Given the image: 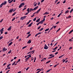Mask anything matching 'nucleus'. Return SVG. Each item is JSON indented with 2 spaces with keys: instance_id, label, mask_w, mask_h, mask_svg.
<instances>
[{
  "instance_id": "obj_42",
  "label": "nucleus",
  "mask_w": 73,
  "mask_h": 73,
  "mask_svg": "<svg viewBox=\"0 0 73 73\" xmlns=\"http://www.w3.org/2000/svg\"><path fill=\"white\" fill-rule=\"evenodd\" d=\"M15 17H14V18H13V19H12V21H14V20H15Z\"/></svg>"
},
{
  "instance_id": "obj_29",
  "label": "nucleus",
  "mask_w": 73,
  "mask_h": 73,
  "mask_svg": "<svg viewBox=\"0 0 73 73\" xmlns=\"http://www.w3.org/2000/svg\"><path fill=\"white\" fill-rule=\"evenodd\" d=\"M15 63H16V61H15L14 62L12 63V66H13V65H15Z\"/></svg>"
},
{
  "instance_id": "obj_58",
  "label": "nucleus",
  "mask_w": 73,
  "mask_h": 73,
  "mask_svg": "<svg viewBox=\"0 0 73 73\" xmlns=\"http://www.w3.org/2000/svg\"><path fill=\"white\" fill-rule=\"evenodd\" d=\"M31 51L29 52L28 53H27V54H28L31 53Z\"/></svg>"
},
{
  "instance_id": "obj_51",
  "label": "nucleus",
  "mask_w": 73,
  "mask_h": 73,
  "mask_svg": "<svg viewBox=\"0 0 73 73\" xmlns=\"http://www.w3.org/2000/svg\"><path fill=\"white\" fill-rule=\"evenodd\" d=\"M44 61V59H43L42 60H41V62H42V61Z\"/></svg>"
},
{
  "instance_id": "obj_24",
  "label": "nucleus",
  "mask_w": 73,
  "mask_h": 73,
  "mask_svg": "<svg viewBox=\"0 0 73 73\" xmlns=\"http://www.w3.org/2000/svg\"><path fill=\"white\" fill-rule=\"evenodd\" d=\"M4 28H2L1 30V31H2L3 32H4Z\"/></svg>"
},
{
  "instance_id": "obj_59",
  "label": "nucleus",
  "mask_w": 73,
  "mask_h": 73,
  "mask_svg": "<svg viewBox=\"0 0 73 73\" xmlns=\"http://www.w3.org/2000/svg\"><path fill=\"white\" fill-rule=\"evenodd\" d=\"M3 21V19H2L1 21H0V23H1V22H2V21Z\"/></svg>"
},
{
  "instance_id": "obj_47",
  "label": "nucleus",
  "mask_w": 73,
  "mask_h": 73,
  "mask_svg": "<svg viewBox=\"0 0 73 73\" xmlns=\"http://www.w3.org/2000/svg\"><path fill=\"white\" fill-rule=\"evenodd\" d=\"M57 44H58V42H56L55 44L54 45V46H56V45H57Z\"/></svg>"
},
{
  "instance_id": "obj_33",
  "label": "nucleus",
  "mask_w": 73,
  "mask_h": 73,
  "mask_svg": "<svg viewBox=\"0 0 73 73\" xmlns=\"http://www.w3.org/2000/svg\"><path fill=\"white\" fill-rule=\"evenodd\" d=\"M44 29V28H41L39 30V31H42V30Z\"/></svg>"
},
{
  "instance_id": "obj_39",
  "label": "nucleus",
  "mask_w": 73,
  "mask_h": 73,
  "mask_svg": "<svg viewBox=\"0 0 73 73\" xmlns=\"http://www.w3.org/2000/svg\"><path fill=\"white\" fill-rule=\"evenodd\" d=\"M16 13V12H15L12 15L13 16H14V15H15Z\"/></svg>"
},
{
  "instance_id": "obj_21",
  "label": "nucleus",
  "mask_w": 73,
  "mask_h": 73,
  "mask_svg": "<svg viewBox=\"0 0 73 73\" xmlns=\"http://www.w3.org/2000/svg\"><path fill=\"white\" fill-rule=\"evenodd\" d=\"M48 30H49V28H48V29H46V30H45L44 31L45 32H47V31H48Z\"/></svg>"
},
{
  "instance_id": "obj_23",
  "label": "nucleus",
  "mask_w": 73,
  "mask_h": 73,
  "mask_svg": "<svg viewBox=\"0 0 73 73\" xmlns=\"http://www.w3.org/2000/svg\"><path fill=\"white\" fill-rule=\"evenodd\" d=\"M57 48H58V47H56L55 48H52V49L53 50H56V49H57Z\"/></svg>"
},
{
  "instance_id": "obj_44",
  "label": "nucleus",
  "mask_w": 73,
  "mask_h": 73,
  "mask_svg": "<svg viewBox=\"0 0 73 73\" xmlns=\"http://www.w3.org/2000/svg\"><path fill=\"white\" fill-rule=\"evenodd\" d=\"M62 61H63V63H64V62H65V59H63L62 60Z\"/></svg>"
},
{
  "instance_id": "obj_6",
  "label": "nucleus",
  "mask_w": 73,
  "mask_h": 73,
  "mask_svg": "<svg viewBox=\"0 0 73 73\" xmlns=\"http://www.w3.org/2000/svg\"><path fill=\"white\" fill-rule=\"evenodd\" d=\"M11 28H12V26L10 27H9L7 29V31H11V29H12Z\"/></svg>"
},
{
  "instance_id": "obj_26",
  "label": "nucleus",
  "mask_w": 73,
  "mask_h": 73,
  "mask_svg": "<svg viewBox=\"0 0 73 73\" xmlns=\"http://www.w3.org/2000/svg\"><path fill=\"white\" fill-rule=\"evenodd\" d=\"M31 36V34H29L27 36V37H26V38H28L29 37Z\"/></svg>"
},
{
  "instance_id": "obj_53",
  "label": "nucleus",
  "mask_w": 73,
  "mask_h": 73,
  "mask_svg": "<svg viewBox=\"0 0 73 73\" xmlns=\"http://www.w3.org/2000/svg\"><path fill=\"white\" fill-rule=\"evenodd\" d=\"M53 27H52L50 29V31H51L52 29H53Z\"/></svg>"
},
{
  "instance_id": "obj_4",
  "label": "nucleus",
  "mask_w": 73,
  "mask_h": 73,
  "mask_svg": "<svg viewBox=\"0 0 73 73\" xmlns=\"http://www.w3.org/2000/svg\"><path fill=\"white\" fill-rule=\"evenodd\" d=\"M26 17H27V16H25L24 17H22L21 18V20H24V19H25Z\"/></svg>"
},
{
  "instance_id": "obj_30",
  "label": "nucleus",
  "mask_w": 73,
  "mask_h": 73,
  "mask_svg": "<svg viewBox=\"0 0 73 73\" xmlns=\"http://www.w3.org/2000/svg\"><path fill=\"white\" fill-rule=\"evenodd\" d=\"M12 44V42H11L8 44V46H10V45H11Z\"/></svg>"
},
{
  "instance_id": "obj_63",
  "label": "nucleus",
  "mask_w": 73,
  "mask_h": 73,
  "mask_svg": "<svg viewBox=\"0 0 73 73\" xmlns=\"http://www.w3.org/2000/svg\"><path fill=\"white\" fill-rule=\"evenodd\" d=\"M20 60H21L20 59H19L17 61L18 62H20Z\"/></svg>"
},
{
  "instance_id": "obj_19",
  "label": "nucleus",
  "mask_w": 73,
  "mask_h": 73,
  "mask_svg": "<svg viewBox=\"0 0 73 73\" xmlns=\"http://www.w3.org/2000/svg\"><path fill=\"white\" fill-rule=\"evenodd\" d=\"M54 57V55H53L52 56L50 57H48V59L52 58H53V57Z\"/></svg>"
},
{
  "instance_id": "obj_49",
  "label": "nucleus",
  "mask_w": 73,
  "mask_h": 73,
  "mask_svg": "<svg viewBox=\"0 0 73 73\" xmlns=\"http://www.w3.org/2000/svg\"><path fill=\"white\" fill-rule=\"evenodd\" d=\"M40 28H41V26H40L38 28V29H40Z\"/></svg>"
},
{
  "instance_id": "obj_15",
  "label": "nucleus",
  "mask_w": 73,
  "mask_h": 73,
  "mask_svg": "<svg viewBox=\"0 0 73 73\" xmlns=\"http://www.w3.org/2000/svg\"><path fill=\"white\" fill-rule=\"evenodd\" d=\"M69 11L67 10L65 12V14H66V13H69Z\"/></svg>"
},
{
  "instance_id": "obj_41",
  "label": "nucleus",
  "mask_w": 73,
  "mask_h": 73,
  "mask_svg": "<svg viewBox=\"0 0 73 73\" xmlns=\"http://www.w3.org/2000/svg\"><path fill=\"white\" fill-rule=\"evenodd\" d=\"M11 52H12V50H11L10 51H9L8 53H9V54H10V53H11Z\"/></svg>"
},
{
  "instance_id": "obj_1",
  "label": "nucleus",
  "mask_w": 73,
  "mask_h": 73,
  "mask_svg": "<svg viewBox=\"0 0 73 73\" xmlns=\"http://www.w3.org/2000/svg\"><path fill=\"white\" fill-rule=\"evenodd\" d=\"M7 1H5L4 3H2L0 5V8H1L3 5H5V4H7Z\"/></svg>"
},
{
  "instance_id": "obj_54",
  "label": "nucleus",
  "mask_w": 73,
  "mask_h": 73,
  "mask_svg": "<svg viewBox=\"0 0 73 73\" xmlns=\"http://www.w3.org/2000/svg\"><path fill=\"white\" fill-rule=\"evenodd\" d=\"M37 3H36L34 5V7H36V5H37Z\"/></svg>"
},
{
  "instance_id": "obj_40",
  "label": "nucleus",
  "mask_w": 73,
  "mask_h": 73,
  "mask_svg": "<svg viewBox=\"0 0 73 73\" xmlns=\"http://www.w3.org/2000/svg\"><path fill=\"white\" fill-rule=\"evenodd\" d=\"M30 11H34V10H33V9L32 8H31L30 9Z\"/></svg>"
},
{
  "instance_id": "obj_28",
  "label": "nucleus",
  "mask_w": 73,
  "mask_h": 73,
  "mask_svg": "<svg viewBox=\"0 0 73 73\" xmlns=\"http://www.w3.org/2000/svg\"><path fill=\"white\" fill-rule=\"evenodd\" d=\"M45 17H46V16H44V18L43 20L44 21H45Z\"/></svg>"
},
{
  "instance_id": "obj_9",
  "label": "nucleus",
  "mask_w": 73,
  "mask_h": 73,
  "mask_svg": "<svg viewBox=\"0 0 73 73\" xmlns=\"http://www.w3.org/2000/svg\"><path fill=\"white\" fill-rule=\"evenodd\" d=\"M32 24H33V22H32L31 23L29 24V25L27 26L28 27H31Z\"/></svg>"
},
{
  "instance_id": "obj_60",
  "label": "nucleus",
  "mask_w": 73,
  "mask_h": 73,
  "mask_svg": "<svg viewBox=\"0 0 73 73\" xmlns=\"http://www.w3.org/2000/svg\"><path fill=\"white\" fill-rule=\"evenodd\" d=\"M50 56H53V54H50L49 55V56L50 57Z\"/></svg>"
},
{
  "instance_id": "obj_62",
  "label": "nucleus",
  "mask_w": 73,
  "mask_h": 73,
  "mask_svg": "<svg viewBox=\"0 0 73 73\" xmlns=\"http://www.w3.org/2000/svg\"><path fill=\"white\" fill-rule=\"evenodd\" d=\"M68 17L69 18H70L72 17V16H70V15H69V16Z\"/></svg>"
},
{
  "instance_id": "obj_50",
  "label": "nucleus",
  "mask_w": 73,
  "mask_h": 73,
  "mask_svg": "<svg viewBox=\"0 0 73 73\" xmlns=\"http://www.w3.org/2000/svg\"><path fill=\"white\" fill-rule=\"evenodd\" d=\"M57 66V64L55 65L54 66V68H56V66Z\"/></svg>"
},
{
  "instance_id": "obj_36",
  "label": "nucleus",
  "mask_w": 73,
  "mask_h": 73,
  "mask_svg": "<svg viewBox=\"0 0 73 73\" xmlns=\"http://www.w3.org/2000/svg\"><path fill=\"white\" fill-rule=\"evenodd\" d=\"M60 29H61V28L59 29L56 32H58L59 31H60Z\"/></svg>"
},
{
  "instance_id": "obj_12",
  "label": "nucleus",
  "mask_w": 73,
  "mask_h": 73,
  "mask_svg": "<svg viewBox=\"0 0 73 73\" xmlns=\"http://www.w3.org/2000/svg\"><path fill=\"white\" fill-rule=\"evenodd\" d=\"M41 33L40 32V33H39L37 34H36L35 36V37H36L37 36V35H40V34H41Z\"/></svg>"
},
{
  "instance_id": "obj_25",
  "label": "nucleus",
  "mask_w": 73,
  "mask_h": 73,
  "mask_svg": "<svg viewBox=\"0 0 73 73\" xmlns=\"http://www.w3.org/2000/svg\"><path fill=\"white\" fill-rule=\"evenodd\" d=\"M35 50H32L31 51V52H32V53L31 54H33V53H34L35 52Z\"/></svg>"
},
{
  "instance_id": "obj_20",
  "label": "nucleus",
  "mask_w": 73,
  "mask_h": 73,
  "mask_svg": "<svg viewBox=\"0 0 73 73\" xmlns=\"http://www.w3.org/2000/svg\"><path fill=\"white\" fill-rule=\"evenodd\" d=\"M25 4L24 3H21V4L20 5L22 7V6H24V5Z\"/></svg>"
},
{
  "instance_id": "obj_22",
  "label": "nucleus",
  "mask_w": 73,
  "mask_h": 73,
  "mask_svg": "<svg viewBox=\"0 0 73 73\" xmlns=\"http://www.w3.org/2000/svg\"><path fill=\"white\" fill-rule=\"evenodd\" d=\"M73 32V30H72L71 31H70L69 33V34H70L71 33H72V32Z\"/></svg>"
},
{
  "instance_id": "obj_7",
  "label": "nucleus",
  "mask_w": 73,
  "mask_h": 73,
  "mask_svg": "<svg viewBox=\"0 0 73 73\" xmlns=\"http://www.w3.org/2000/svg\"><path fill=\"white\" fill-rule=\"evenodd\" d=\"M13 11V9L12 8L11 9H10L9 11V12H10V13H12V11Z\"/></svg>"
},
{
  "instance_id": "obj_48",
  "label": "nucleus",
  "mask_w": 73,
  "mask_h": 73,
  "mask_svg": "<svg viewBox=\"0 0 73 73\" xmlns=\"http://www.w3.org/2000/svg\"><path fill=\"white\" fill-rule=\"evenodd\" d=\"M5 35H7V34H8V32H6L5 33Z\"/></svg>"
},
{
  "instance_id": "obj_46",
  "label": "nucleus",
  "mask_w": 73,
  "mask_h": 73,
  "mask_svg": "<svg viewBox=\"0 0 73 73\" xmlns=\"http://www.w3.org/2000/svg\"><path fill=\"white\" fill-rule=\"evenodd\" d=\"M3 38V36H1L0 37V39H1V40Z\"/></svg>"
},
{
  "instance_id": "obj_13",
  "label": "nucleus",
  "mask_w": 73,
  "mask_h": 73,
  "mask_svg": "<svg viewBox=\"0 0 73 73\" xmlns=\"http://www.w3.org/2000/svg\"><path fill=\"white\" fill-rule=\"evenodd\" d=\"M32 42L31 41V40H29L28 41L27 43V44H30L31 43V42Z\"/></svg>"
},
{
  "instance_id": "obj_18",
  "label": "nucleus",
  "mask_w": 73,
  "mask_h": 73,
  "mask_svg": "<svg viewBox=\"0 0 73 73\" xmlns=\"http://www.w3.org/2000/svg\"><path fill=\"white\" fill-rule=\"evenodd\" d=\"M40 19H38L36 21V22L37 23H38V22H39V21H40Z\"/></svg>"
},
{
  "instance_id": "obj_38",
  "label": "nucleus",
  "mask_w": 73,
  "mask_h": 73,
  "mask_svg": "<svg viewBox=\"0 0 73 73\" xmlns=\"http://www.w3.org/2000/svg\"><path fill=\"white\" fill-rule=\"evenodd\" d=\"M61 16V14H59L58 15L57 17H59L60 16Z\"/></svg>"
},
{
  "instance_id": "obj_3",
  "label": "nucleus",
  "mask_w": 73,
  "mask_h": 73,
  "mask_svg": "<svg viewBox=\"0 0 73 73\" xmlns=\"http://www.w3.org/2000/svg\"><path fill=\"white\" fill-rule=\"evenodd\" d=\"M29 9H30L29 8H28L27 10V12L26 13V14H25V15H27L29 13Z\"/></svg>"
},
{
  "instance_id": "obj_52",
  "label": "nucleus",
  "mask_w": 73,
  "mask_h": 73,
  "mask_svg": "<svg viewBox=\"0 0 73 73\" xmlns=\"http://www.w3.org/2000/svg\"><path fill=\"white\" fill-rule=\"evenodd\" d=\"M6 64H7V63H4L3 65V66H4L5 65H6Z\"/></svg>"
},
{
  "instance_id": "obj_8",
  "label": "nucleus",
  "mask_w": 73,
  "mask_h": 73,
  "mask_svg": "<svg viewBox=\"0 0 73 73\" xmlns=\"http://www.w3.org/2000/svg\"><path fill=\"white\" fill-rule=\"evenodd\" d=\"M41 8H40L36 12V13H38L40 11H41Z\"/></svg>"
},
{
  "instance_id": "obj_17",
  "label": "nucleus",
  "mask_w": 73,
  "mask_h": 73,
  "mask_svg": "<svg viewBox=\"0 0 73 73\" xmlns=\"http://www.w3.org/2000/svg\"><path fill=\"white\" fill-rule=\"evenodd\" d=\"M52 69H49V70H48L46 72V73H48V72H50V70H52Z\"/></svg>"
},
{
  "instance_id": "obj_34",
  "label": "nucleus",
  "mask_w": 73,
  "mask_h": 73,
  "mask_svg": "<svg viewBox=\"0 0 73 73\" xmlns=\"http://www.w3.org/2000/svg\"><path fill=\"white\" fill-rule=\"evenodd\" d=\"M13 1V0H12L10 1H9V4H11V3H12V2Z\"/></svg>"
},
{
  "instance_id": "obj_56",
  "label": "nucleus",
  "mask_w": 73,
  "mask_h": 73,
  "mask_svg": "<svg viewBox=\"0 0 73 73\" xmlns=\"http://www.w3.org/2000/svg\"><path fill=\"white\" fill-rule=\"evenodd\" d=\"M29 68V67H28L26 69V70H28Z\"/></svg>"
},
{
  "instance_id": "obj_11",
  "label": "nucleus",
  "mask_w": 73,
  "mask_h": 73,
  "mask_svg": "<svg viewBox=\"0 0 73 73\" xmlns=\"http://www.w3.org/2000/svg\"><path fill=\"white\" fill-rule=\"evenodd\" d=\"M44 21V20H42L41 21H40V22H39L40 24H41L42 23H43V22Z\"/></svg>"
},
{
  "instance_id": "obj_61",
  "label": "nucleus",
  "mask_w": 73,
  "mask_h": 73,
  "mask_svg": "<svg viewBox=\"0 0 73 73\" xmlns=\"http://www.w3.org/2000/svg\"><path fill=\"white\" fill-rule=\"evenodd\" d=\"M72 49V47H70L69 48V50H70V49Z\"/></svg>"
},
{
  "instance_id": "obj_55",
  "label": "nucleus",
  "mask_w": 73,
  "mask_h": 73,
  "mask_svg": "<svg viewBox=\"0 0 73 73\" xmlns=\"http://www.w3.org/2000/svg\"><path fill=\"white\" fill-rule=\"evenodd\" d=\"M66 1V0L64 1L63 2V3L64 4V3H65Z\"/></svg>"
},
{
  "instance_id": "obj_45",
  "label": "nucleus",
  "mask_w": 73,
  "mask_h": 73,
  "mask_svg": "<svg viewBox=\"0 0 73 73\" xmlns=\"http://www.w3.org/2000/svg\"><path fill=\"white\" fill-rule=\"evenodd\" d=\"M31 33V32L29 31V32L28 33H27V35H29L30 33Z\"/></svg>"
},
{
  "instance_id": "obj_31",
  "label": "nucleus",
  "mask_w": 73,
  "mask_h": 73,
  "mask_svg": "<svg viewBox=\"0 0 73 73\" xmlns=\"http://www.w3.org/2000/svg\"><path fill=\"white\" fill-rule=\"evenodd\" d=\"M27 46H24L22 48V49H25V48H26Z\"/></svg>"
},
{
  "instance_id": "obj_14",
  "label": "nucleus",
  "mask_w": 73,
  "mask_h": 73,
  "mask_svg": "<svg viewBox=\"0 0 73 73\" xmlns=\"http://www.w3.org/2000/svg\"><path fill=\"white\" fill-rule=\"evenodd\" d=\"M49 13H48V12H46L44 14V15H48L49 14Z\"/></svg>"
},
{
  "instance_id": "obj_10",
  "label": "nucleus",
  "mask_w": 73,
  "mask_h": 73,
  "mask_svg": "<svg viewBox=\"0 0 73 73\" xmlns=\"http://www.w3.org/2000/svg\"><path fill=\"white\" fill-rule=\"evenodd\" d=\"M38 8V6L35 7L33 9L34 11H35V10H36V9H37Z\"/></svg>"
},
{
  "instance_id": "obj_37",
  "label": "nucleus",
  "mask_w": 73,
  "mask_h": 73,
  "mask_svg": "<svg viewBox=\"0 0 73 73\" xmlns=\"http://www.w3.org/2000/svg\"><path fill=\"white\" fill-rule=\"evenodd\" d=\"M33 47H31L30 48V50H32V49H33Z\"/></svg>"
},
{
  "instance_id": "obj_5",
  "label": "nucleus",
  "mask_w": 73,
  "mask_h": 73,
  "mask_svg": "<svg viewBox=\"0 0 73 73\" xmlns=\"http://www.w3.org/2000/svg\"><path fill=\"white\" fill-rule=\"evenodd\" d=\"M3 52H5L6 50H7V48H5V47H3V49H2Z\"/></svg>"
},
{
  "instance_id": "obj_43",
  "label": "nucleus",
  "mask_w": 73,
  "mask_h": 73,
  "mask_svg": "<svg viewBox=\"0 0 73 73\" xmlns=\"http://www.w3.org/2000/svg\"><path fill=\"white\" fill-rule=\"evenodd\" d=\"M22 7V6L21 5L19 6V8H21V7Z\"/></svg>"
},
{
  "instance_id": "obj_35",
  "label": "nucleus",
  "mask_w": 73,
  "mask_h": 73,
  "mask_svg": "<svg viewBox=\"0 0 73 73\" xmlns=\"http://www.w3.org/2000/svg\"><path fill=\"white\" fill-rule=\"evenodd\" d=\"M35 20H36V18H35L33 19V21H35Z\"/></svg>"
},
{
  "instance_id": "obj_16",
  "label": "nucleus",
  "mask_w": 73,
  "mask_h": 73,
  "mask_svg": "<svg viewBox=\"0 0 73 73\" xmlns=\"http://www.w3.org/2000/svg\"><path fill=\"white\" fill-rule=\"evenodd\" d=\"M31 20L29 21V22L27 23L26 24V25H28V24H29V23H30V22H31Z\"/></svg>"
},
{
  "instance_id": "obj_27",
  "label": "nucleus",
  "mask_w": 73,
  "mask_h": 73,
  "mask_svg": "<svg viewBox=\"0 0 73 73\" xmlns=\"http://www.w3.org/2000/svg\"><path fill=\"white\" fill-rule=\"evenodd\" d=\"M30 57H28L27 58H26L25 59V60H29V58H30Z\"/></svg>"
},
{
  "instance_id": "obj_2",
  "label": "nucleus",
  "mask_w": 73,
  "mask_h": 73,
  "mask_svg": "<svg viewBox=\"0 0 73 73\" xmlns=\"http://www.w3.org/2000/svg\"><path fill=\"white\" fill-rule=\"evenodd\" d=\"M44 45V49H48L49 48V47H48V46H47L46 45V44H45Z\"/></svg>"
},
{
  "instance_id": "obj_64",
  "label": "nucleus",
  "mask_w": 73,
  "mask_h": 73,
  "mask_svg": "<svg viewBox=\"0 0 73 73\" xmlns=\"http://www.w3.org/2000/svg\"><path fill=\"white\" fill-rule=\"evenodd\" d=\"M40 24V23L39 22L36 24V25H39Z\"/></svg>"
},
{
  "instance_id": "obj_32",
  "label": "nucleus",
  "mask_w": 73,
  "mask_h": 73,
  "mask_svg": "<svg viewBox=\"0 0 73 73\" xmlns=\"http://www.w3.org/2000/svg\"><path fill=\"white\" fill-rule=\"evenodd\" d=\"M52 27H53V28H54V29H56V27H57V26H54Z\"/></svg>"
},
{
  "instance_id": "obj_57",
  "label": "nucleus",
  "mask_w": 73,
  "mask_h": 73,
  "mask_svg": "<svg viewBox=\"0 0 73 73\" xmlns=\"http://www.w3.org/2000/svg\"><path fill=\"white\" fill-rule=\"evenodd\" d=\"M45 0H42L41 1V3H42L43 2H44V1Z\"/></svg>"
}]
</instances>
